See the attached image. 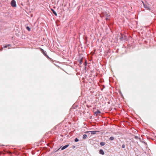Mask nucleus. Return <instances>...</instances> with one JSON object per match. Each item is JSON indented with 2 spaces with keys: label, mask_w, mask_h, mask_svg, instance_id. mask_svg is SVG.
<instances>
[{
  "label": "nucleus",
  "mask_w": 156,
  "mask_h": 156,
  "mask_svg": "<svg viewBox=\"0 0 156 156\" xmlns=\"http://www.w3.org/2000/svg\"><path fill=\"white\" fill-rule=\"evenodd\" d=\"M101 17H104L105 18L106 20H108L110 17V15L106 12H103L101 15Z\"/></svg>",
  "instance_id": "nucleus-1"
},
{
  "label": "nucleus",
  "mask_w": 156,
  "mask_h": 156,
  "mask_svg": "<svg viewBox=\"0 0 156 156\" xmlns=\"http://www.w3.org/2000/svg\"><path fill=\"white\" fill-rule=\"evenodd\" d=\"M121 35L120 38V39L121 41H122L126 39V37L125 35L122 34H121Z\"/></svg>",
  "instance_id": "nucleus-2"
},
{
  "label": "nucleus",
  "mask_w": 156,
  "mask_h": 156,
  "mask_svg": "<svg viewBox=\"0 0 156 156\" xmlns=\"http://www.w3.org/2000/svg\"><path fill=\"white\" fill-rule=\"evenodd\" d=\"M11 6L13 7H16V1L14 0H12L11 3Z\"/></svg>",
  "instance_id": "nucleus-3"
},
{
  "label": "nucleus",
  "mask_w": 156,
  "mask_h": 156,
  "mask_svg": "<svg viewBox=\"0 0 156 156\" xmlns=\"http://www.w3.org/2000/svg\"><path fill=\"white\" fill-rule=\"evenodd\" d=\"M40 51H41V52L43 53V54L46 56H48L47 55L46 52L44 51L43 49L42 48H40Z\"/></svg>",
  "instance_id": "nucleus-4"
},
{
  "label": "nucleus",
  "mask_w": 156,
  "mask_h": 156,
  "mask_svg": "<svg viewBox=\"0 0 156 156\" xmlns=\"http://www.w3.org/2000/svg\"><path fill=\"white\" fill-rule=\"evenodd\" d=\"M51 11H52L53 13L56 16H57V15L56 12L55 11V10L52 9H51Z\"/></svg>",
  "instance_id": "nucleus-5"
},
{
  "label": "nucleus",
  "mask_w": 156,
  "mask_h": 156,
  "mask_svg": "<svg viewBox=\"0 0 156 156\" xmlns=\"http://www.w3.org/2000/svg\"><path fill=\"white\" fill-rule=\"evenodd\" d=\"M69 146V144L66 145L65 146H63L61 149L62 150H63L65 149L67 147Z\"/></svg>",
  "instance_id": "nucleus-6"
},
{
  "label": "nucleus",
  "mask_w": 156,
  "mask_h": 156,
  "mask_svg": "<svg viewBox=\"0 0 156 156\" xmlns=\"http://www.w3.org/2000/svg\"><path fill=\"white\" fill-rule=\"evenodd\" d=\"M98 131H90V132H91V134H94L96 133L97 132H98Z\"/></svg>",
  "instance_id": "nucleus-7"
},
{
  "label": "nucleus",
  "mask_w": 156,
  "mask_h": 156,
  "mask_svg": "<svg viewBox=\"0 0 156 156\" xmlns=\"http://www.w3.org/2000/svg\"><path fill=\"white\" fill-rule=\"evenodd\" d=\"M99 153L100 154L102 155H104L105 154L103 151L102 149H101L100 150Z\"/></svg>",
  "instance_id": "nucleus-8"
},
{
  "label": "nucleus",
  "mask_w": 156,
  "mask_h": 156,
  "mask_svg": "<svg viewBox=\"0 0 156 156\" xmlns=\"http://www.w3.org/2000/svg\"><path fill=\"white\" fill-rule=\"evenodd\" d=\"M101 113V112L98 110H97V111L95 112L94 114L96 115H98L99 114Z\"/></svg>",
  "instance_id": "nucleus-9"
},
{
  "label": "nucleus",
  "mask_w": 156,
  "mask_h": 156,
  "mask_svg": "<svg viewBox=\"0 0 156 156\" xmlns=\"http://www.w3.org/2000/svg\"><path fill=\"white\" fill-rule=\"evenodd\" d=\"M11 44H8V45H5V46H3V47H2V48H7V47H11Z\"/></svg>",
  "instance_id": "nucleus-10"
},
{
  "label": "nucleus",
  "mask_w": 156,
  "mask_h": 156,
  "mask_svg": "<svg viewBox=\"0 0 156 156\" xmlns=\"http://www.w3.org/2000/svg\"><path fill=\"white\" fill-rule=\"evenodd\" d=\"M105 142H100V145L101 146H103L104 145H105Z\"/></svg>",
  "instance_id": "nucleus-11"
},
{
  "label": "nucleus",
  "mask_w": 156,
  "mask_h": 156,
  "mask_svg": "<svg viewBox=\"0 0 156 156\" xmlns=\"http://www.w3.org/2000/svg\"><path fill=\"white\" fill-rule=\"evenodd\" d=\"M109 139L110 140H113L114 139V137L113 136H111Z\"/></svg>",
  "instance_id": "nucleus-12"
},
{
  "label": "nucleus",
  "mask_w": 156,
  "mask_h": 156,
  "mask_svg": "<svg viewBox=\"0 0 156 156\" xmlns=\"http://www.w3.org/2000/svg\"><path fill=\"white\" fill-rule=\"evenodd\" d=\"M87 137V135L86 134H84L83 135V139H85Z\"/></svg>",
  "instance_id": "nucleus-13"
},
{
  "label": "nucleus",
  "mask_w": 156,
  "mask_h": 156,
  "mask_svg": "<svg viewBox=\"0 0 156 156\" xmlns=\"http://www.w3.org/2000/svg\"><path fill=\"white\" fill-rule=\"evenodd\" d=\"M83 58H82L79 61V62L80 64H81L83 62Z\"/></svg>",
  "instance_id": "nucleus-14"
},
{
  "label": "nucleus",
  "mask_w": 156,
  "mask_h": 156,
  "mask_svg": "<svg viewBox=\"0 0 156 156\" xmlns=\"http://www.w3.org/2000/svg\"><path fill=\"white\" fill-rule=\"evenodd\" d=\"M143 3L144 5V7H145V8H147V9H149V7H148V6H147V5H144V3H143Z\"/></svg>",
  "instance_id": "nucleus-15"
},
{
  "label": "nucleus",
  "mask_w": 156,
  "mask_h": 156,
  "mask_svg": "<svg viewBox=\"0 0 156 156\" xmlns=\"http://www.w3.org/2000/svg\"><path fill=\"white\" fill-rule=\"evenodd\" d=\"M74 140L75 142H77L78 141H79V140L78 138H76Z\"/></svg>",
  "instance_id": "nucleus-16"
},
{
  "label": "nucleus",
  "mask_w": 156,
  "mask_h": 156,
  "mask_svg": "<svg viewBox=\"0 0 156 156\" xmlns=\"http://www.w3.org/2000/svg\"><path fill=\"white\" fill-rule=\"evenodd\" d=\"M27 29L29 31H30V28L29 27H26Z\"/></svg>",
  "instance_id": "nucleus-17"
},
{
  "label": "nucleus",
  "mask_w": 156,
  "mask_h": 156,
  "mask_svg": "<svg viewBox=\"0 0 156 156\" xmlns=\"http://www.w3.org/2000/svg\"><path fill=\"white\" fill-rule=\"evenodd\" d=\"M122 148H124L125 147V145L124 144H123L122 145Z\"/></svg>",
  "instance_id": "nucleus-18"
},
{
  "label": "nucleus",
  "mask_w": 156,
  "mask_h": 156,
  "mask_svg": "<svg viewBox=\"0 0 156 156\" xmlns=\"http://www.w3.org/2000/svg\"><path fill=\"white\" fill-rule=\"evenodd\" d=\"M86 62H87L85 60V62L84 63V64H83L84 66H86L87 65Z\"/></svg>",
  "instance_id": "nucleus-19"
},
{
  "label": "nucleus",
  "mask_w": 156,
  "mask_h": 156,
  "mask_svg": "<svg viewBox=\"0 0 156 156\" xmlns=\"http://www.w3.org/2000/svg\"><path fill=\"white\" fill-rule=\"evenodd\" d=\"M72 147L73 148H75L76 147H75V146L73 145V146H72Z\"/></svg>",
  "instance_id": "nucleus-20"
},
{
  "label": "nucleus",
  "mask_w": 156,
  "mask_h": 156,
  "mask_svg": "<svg viewBox=\"0 0 156 156\" xmlns=\"http://www.w3.org/2000/svg\"><path fill=\"white\" fill-rule=\"evenodd\" d=\"M3 48L2 47V48L0 49V51H2L3 50Z\"/></svg>",
  "instance_id": "nucleus-21"
},
{
  "label": "nucleus",
  "mask_w": 156,
  "mask_h": 156,
  "mask_svg": "<svg viewBox=\"0 0 156 156\" xmlns=\"http://www.w3.org/2000/svg\"><path fill=\"white\" fill-rule=\"evenodd\" d=\"M138 136H135V138H136V139H137V138H138Z\"/></svg>",
  "instance_id": "nucleus-22"
},
{
  "label": "nucleus",
  "mask_w": 156,
  "mask_h": 156,
  "mask_svg": "<svg viewBox=\"0 0 156 156\" xmlns=\"http://www.w3.org/2000/svg\"><path fill=\"white\" fill-rule=\"evenodd\" d=\"M138 156V155H137V156Z\"/></svg>",
  "instance_id": "nucleus-23"
}]
</instances>
